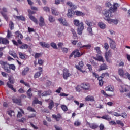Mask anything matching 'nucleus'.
I'll use <instances>...</instances> for the list:
<instances>
[{
  "label": "nucleus",
  "instance_id": "obj_1",
  "mask_svg": "<svg viewBox=\"0 0 130 130\" xmlns=\"http://www.w3.org/2000/svg\"><path fill=\"white\" fill-rule=\"evenodd\" d=\"M118 7L119 6L117 3H114L113 7H112L108 10H104L102 11L103 15H104L105 17H112V13L117 11Z\"/></svg>",
  "mask_w": 130,
  "mask_h": 130
},
{
  "label": "nucleus",
  "instance_id": "obj_2",
  "mask_svg": "<svg viewBox=\"0 0 130 130\" xmlns=\"http://www.w3.org/2000/svg\"><path fill=\"white\" fill-rule=\"evenodd\" d=\"M0 64L2 66L3 69L7 73H11V70H13V71L16 70V66L15 65L13 64H9L7 61H0Z\"/></svg>",
  "mask_w": 130,
  "mask_h": 130
},
{
  "label": "nucleus",
  "instance_id": "obj_3",
  "mask_svg": "<svg viewBox=\"0 0 130 130\" xmlns=\"http://www.w3.org/2000/svg\"><path fill=\"white\" fill-rule=\"evenodd\" d=\"M106 18H105L106 21H107L108 23H109V24H114V25H117V24H118V22H119V21L118 20V19H110V18H111V17H109V16H106Z\"/></svg>",
  "mask_w": 130,
  "mask_h": 130
},
{
  "label": "nucleus",
  "instance_id": "obj_4",
  "mask_svg": "<svg viewBox=\"0 0 130 130\" xmlns=\"http://www.w3.org/2000/svg\"><path fill=\"white\" fill-rule=\"evenodd\" d=\"M13 83H14V80H13V79H12V78L9 77V82H8L7 83V87H8V88H9L10 89L12 90V91H14L15 92H17V90H16V89H15L13 87V85L11 84H13Z\"/></svg>",
  "mask_w": 130,
  "mask_h": 130
},
{
  "label": "nucleus",
  "instance_id": "obj_5",
  "mask_svg": "<svg viewBox=\"0 0 130 130\" xmlns=\"http://www.w3.org/2000/svg\"><path fill=\"white\" fill-rule=\"evenodd\" d=\"M93 76L95 78H98L99 81H103L102 80H103V78H104L105 76L109 77V74H108V73H104L102 74V76L99 77V75H98V74H96L95 72H93Z\"/></svg>",
  "mask_w": 130,
  "mask_h": 130
},
{
  "label": "nucleus",
  "instance_id": "obj_6",
  "mask_svg": "<svg viewBox=\"0 0 130 130\" xmlns=\"http://www.w3.org/2000/svg\"><path fill=\"white\" fill-rule=\"evenodd\" d=\"M72 76V74L70 73V71H69V70L65 69L63 71V78L64 80H68V78L69 77H71Z\"/></svg>",
  "mask_w": 130,
  "mask_h": 130
},
{
  "label": "nucleus",
  "instance_id": "obj_7",
  "mask_svg": "<svg viewBox=\"0 0 130 130\" xmlns=\"http://www.w3.org/2000/svg\"><path fill=\"white\" fill-rule=\"evenodd\" d=\"M77 33L79 35H82L84 29H85V26H84V23L83 22H80L79 25L78 26Z\"/></svg>",
  "mask_w": 130,
  "mask_h": 130
},
{
  "label": "nucleus",
  "instance_id": "obj_8",
  "mask_svg": "<svg viewBox=\"0 0 130 130\" xmlns=\"http://www.w3.org/2000/svg\"><path fill=\"white\" fill-rule=\"evenodd\" d=\"M118 75L121 77V78H123L124 79H126L125 77V73H124V71L122 68H119L118 69Z\"/></svg>",
  "mask_w": 130,
  "mask_h": 130
},
{
  "label": "nucleus",
  "instance_id": "obj_9",
  "mask_svg": "<svg viewBox=\"0 0 130 130\" xmlns=\"http://www.w3.org/2000/svg\"><path fill=\"white\" fill-rule=\"evenodd\" d=\"M105 57L106 61L109 62V57H112V53L111 52V51H110V50L105 53Z\"/></svg>",
  "mask_w": 130,
  "mask_h": 130
},
{
  "label": "nucleus",
  "instance_id": "obj_10",
  "mask_svg": "<svg viewBox=\"0 0 130 130\" xmlns=\"http://www.w3.org/2000/svg\"><path fill=\"white\" fill-rule=\"evenodd\" d=\"M8 12V9L7 8L4 7L2 9V11H1V14L2 15V16L4 17V18L6 20V21H8V16H7V15L5 13H7Z\"/></svg>",
  "mask_w": 130,
  "mask_h": 130
},
{
  "label": "nucleus",
  "instance_id": "obj_11",
  "mask_svg": "<svg viewBox=\"0 0 130 130\" xmlns=\"http://www.w3.org/2000/svg\"><path fill=\"white\" fill-rule=\"evenodd\" d=\"M75 12L73 11V9H68V13L67 14V16L68 18H73L74 16H75Z\"/></svg>",
  "mask_w": 130,
  "mask_h": 130
},
{
  "label": "nucleus",
  "instance_id": "obj_12",
  "mask_svg": "<svg viewBox=\"0 0 130 130\" xmlns=\"http://www.w3.org/2000/svg\"><path fill=\"white\" fill-rule=\"evenodd\" d=\"M110 40V47L112 48V49H115L116 48V43L113 40L111 39L110 38H108Z\"/></svg>",
  "mask_w": 130,
  "mask_h": 130
},
{
  "label": "nucleus",
  "instance_id": "obj_13",
  "mask_svg": "<svg viewBox=\"0 0 130 130\" xmlns=\"http://www.w3.org/2000/svg\"><path fill=\"white\" fill-rule=\"evenodd\" d=\"M83 67L84 62H83V61L79 62V66H76V69H77V70H79V71H80V72H82V73H85L86 71H83V70H82V69H83Z\"/></svg>",
  "mask_w": 130,
  "mask_h": 130
},
{
  "label": "nucleus",
  "instance_id": "obj_14",
  "mask_svg": "<svg viewBox=\"0 0 130 130\" xmlns=\"http://www.w3.org/2000/svg\"><path fill=\"white\" fill-rule=\"evenodd\" d=\"M58 21H59V22H60L61 24H62L63 26L69 27V23L67 22V20H66L65 19L60 18L58 19Z\"/></svg>",
  "mask_w": 130,
  "mask_h": 130
},
{
  "label": "nucleus",
  "instance_id": "obj_15",
  "mask_svg": "<svg viewBox=\"0 0 130 130\" xmlns=\"http://www.w3.org/2000/svg\"><path fill=\"white\" fill-rule=\"evenodd\" d=\"M52 117L53 118H54V119H55L56 121H59L60 119H62V117L60 114H58L57 115H52Z\"/></svg>",
  "mask_w": 130,
  "mask_h": 130
},
{
  "label": "nucleus",
  "instance_id": "obj_16",
  "mask_svg": "<svg viewBox=\"0 0 130 130\" xmlns=\"http://www.w3.org/2000/svg\"><path fill=\"white\" fill-rule=\"evenodd\" d=\"M16 38H18V39H23V35L19 31H17L15 32Z\"/></svg>",
  "mask_w": 130,
  "mask_h": 130
},
{
  "label": "nucleus",
  "instance_id": "obj_17",
  "mask_svg": "<svg viewBox=\"0 0 130 130\" xmlns=\"http://www.w3.org/2000/svg\"><path fill=\"white\" fill-rule=\"evenodd\" d=\"M52 94V91L50 90V89L48 90L47 91H44L41 94V96L42 97L49 96V95H51Z\"/></svg>",
  "mask_w": 130,
  "mask_h": 130
},
{
  "label": "nucleus",
  "instance_id": "obj_18",
  "mask_svg": "<svg viewBox=\"0 0 130 130\" xmlns=\"http://www.w3.org/2000/svg\"><path fill=\"white\" fill-rule=\"evenodd\" d=\"M28 17H29L30 20H31V21H32V22L35 23V24H36V25H38V20H37V19H36V18H35V17L33 16L31 14H28Z\"/></svg>",
  "mask_w": 130,
  "mask_h": 130
},
{
  "label": "nucleus",
  "instance_id": "obj_19",
  "mask_svg": "<svg viewBox=\"0 0 130 130\" xmlns=\"http://www.w3.org/2000/svg\"><path fill=\"white\" fill-rule=\"evenodd\" d=\"M39 25L40 27H43V26H45V22H44V19L42 16H41L39 19Z\"/></svg>",
  "mask_w": 130,
  "mask_h": 130
},
{
  "label": "nucleus",
  "instance_id": "obj_20",
  "mask_svg": "<svg viewBox=\"0 0 130 130\" xmlns=\"http://www.w3.org/2000/svg\"><path fill=\"white\" fill-rule=\"evenodd\" d=\"M81 88L84 90H89L90 89V84L88 83H82L81 84Z\"/></svg>",
  "mask_w": 130,
  "mask_h": 130
},
{
  "label": "nucleus",
  "instance_id": "obj_21",
  "mask_svg": "<svg viewBox=\"0 0 130 130\" xmlns=\"http://www.w3.org/2000/svg\"><path fill=\"white\" fill-rule=\"evenodd\" d=\"M52 14L54 15V16H58L59 15V12L56 10V8L55 7L52 8Z\"/></svg>",
  "mask_w": 130,
  "mask_h": 130
},
{
  "label": "nucleus",
  "instance_id": "obj_22",
  "mask_svg": "<svg viewBox=\"0 0 130 130\" xmlns=\"http://www.w3.org/2000/svg\"><path fill=\"white\" fill-rule=\"evenodd\" d=\"M0 43H3V44H8V43H9V40L7 39V38L0 37Z\"/></svg>",
  "mask_w": 130,
  "mask_h": 130
},
{
  "label": "nucleus",
  "instance_id": "obj_23",
  "mask_svg": "<svg viewBox=\"0 0 130 130\" xmlns=\"http://www.w3.org/2000/svg\"><path fill=\"white\" fill-rule=\"evenodd\" d=\"M14 18H15V19H17V20H21V21H23V22H25V21H26V18H25V17L23 16H18L14 15Z\"/></svg>",
  "mask_w": 130,
  "mask_h": 130
},
{
  "label": "nucleus",
  "instance_id": "obj_24",
  "mask_svg": "<svg viewBox=\"0 0 130 130\" xmlns=\"http://www.w3.org/2000/svg\"><path fill=\"white\" fill-rule=\"evenodd\" d=\"M94 59H95V60H98V61L104 62V59L103 58V57L101 55H98L96 57L94 58Z\"/></svg>",
  "mask_w": 130,
  "mask_h": 130
},
{
  "label": "nucleus",
  "instance_id": "obj_25",
  "mask_svg": "<svg viewBox=\"0 0 130 130\" xmlns=\"http://www.w3.org/2000/svg\"><path fill=\"white\" fill-rule=\"evenodd\" d=\"M85 101H95V98L93 96L88 95L85 98Z\"/></svg>",
  "mask_w": 130,
  "mask_h": 130
},
{
  "label": "nucleus",
  "instance_id": "obj_26",
  "mask_svg": "<svg viewBox=\"0 0 130 130\" xmlns=\"http://www.w3.org/2000/svg\"><path fill=\"white\" fill-rule=\"evenodd\" d=\"M29 71H30V69L28 67L25 68L24 70L22 72L21 75L22 76H26L28 73H29Z\"/></svg>",
  "mask_w": 130,
  "mask_h": 130
},
{
  "label": "nucleus",
  "instance_id": "obj_27",
  "mask_svg": "<svg viewBox=\"0 0 130 130\" xmlns=\"http://www.w3.org/2000/svg\"><path fill=\"white\" fill-rule=\"evenodd\" d=\"M104 70H107V65L104 63L100 66V68L99 69V72L101 71H103Z\"/></svg>",
  "mask_w": 130,
  "mask_h": 130
},
{
  "label": "nucleus",
  "instance_id": "obj_28",
  "mask_svg": "<svg viewBox=\"0 0 130 130\" xmlns=\"http://www.w3.org/2000/svg\"><path fill=\"white\" fill-rule=\"evenodd\" d=\"M85 23L86 25H87L88 27H93V26H94V25H95V24L93 23V22H91L89 20H86L85 21Z\"/></svg>",
  "mask_w": 130,
  "mask_h": 130
},
{
  "label": "nucleus",
  "instance_id": "obj_29",
  "mask_svg": "<svg viewBox=\"0 0 130 130\" xmlns=\"http://www.w3.org/2000/svg\"><path fill=\"white\" fill-rule=\"evenodd\" d=\"M40 45L42 46V47H46V48H49V44L44 42H40Z\"/></svg>",
  "mask_w": 130,
  "mask_h": 130
},
{
  "label": "nucleus",
  "instance_id": "obj_30",
  "mask_svg": "<svg viewBox=\"0 0 130 130\" xmlns=\"http://www.w3.org/2000/svg\"><path fill=\"white\" fill-rule=\"evenodd\" d=\"M98 26L101 29H104L105 28H106V24L103 22H99L98 23Z\"/></svg>",
  "mask_w": 130,
  "mask_h": 130
},
{
  "label": "nucleus",
  "instance_id": "obj_31",
  "mask_svg": "<svg viewBox=\"0 0 130 130\" xmlns=\"http://www.w3.org/2000/svg\"><path fill=\"white\" fill-rule=\"evenodd\" d=\"M74 51H75V54H74L75 58H76V57H80V56H82L81 53H80V52H79V50H76Z\"/></svg>",
  "mask_w": 130,
  "mask_h": 130
},
{
  "label": "nucleus",
  "instance_id": "obj_32",
  "mask_svg": "<svg viewBox=\"0 0 130 130\" xmlns=\"http://www.w3.org/2000/svg\"><path fill=\"white\" fill-rule=\"evenodd\" d=\"M106 91H110V92H114V87L111 86H108L105 88Z\"/></svg>",
  "mask_w": 130,
  "mask_h": 130
},
{
  "label": "nucleus",
  "instance_id": "obj_33",
  "mask_svg": "<svg viewBox=\"0 0 130 130\" xmlns=\"http://www.w3.org/2000/svg\"><path fill=\"white\" fill-rule=\"evenodd\" d=\"M48 20L50 23H53V22H55V18H54L52 15H49L48 17Z\"/></svg>",
  "mask_w": 130,
  "mask_h": 130
},
{
  "label": "nucleus",
  "instance_id": "obj_34",
  "mask_svg": "<svg viewBox=\"0 0 130 130\" xmlns=\"http://www.w3.org/2000/svg\"><path fill=\"white\" fill-rule=\"evenodd\" d=\"M13 102L14 103H16V104H18L20 105L21 104V100L17 98L13 99Z\"/></svg>",
  "mask_w": 130,
  "mask_h": 130
},
{
  "label": "nucleus",
  "instance_id": "obj_35",
  "mask_svg": "<svg viewBox=\"0 0 130 130\" xmlns=\"http://www.w3.org/2000/svg\"><path fill=\"white\" fill-rule=\"evenodd\" d=\"M54 106V103L53 102V101L51 100V102H50L48 107L49 109L51 110V109H52V108H53Z\"/></svg>",
  "mask_w": 130,
  "mask_h": 130
},
{
  "label": "nucleus",
  "instance_id": "obj_36",
  "mask_svg": "<svg viewBox=\"0 0 130 130\" xmlns=\"http://www.w3.org/2000/svg\"><path fill=\"white\" fill-rule=\"evenodd\" d=\"M9 53L10 55H11V56H13V57H14V58L18 57V56H17V54L15 53V52L14 51H9Z\"/></svg>",
  "mask_w": 130,
  "mask_h": 130
},
{
  "label": "nucleus",
  "instance_id": "obj_37",
  "mask_svg": "<svg viewBox=\"0 0 130 130\" xmlns=\"http://www.w3.org/2000/svg\"><path fill=\"white\" fill-rule=\"evenodd\" d=\"M89 127L92 129H96V128H98V125L96 124H89Z\"/></svg>",
  "mask_w": 130,
  "mask_h": 130
},
{
  "label": "nucleus",
  "instance_id": "obj_38",
  "mask_svg": "<svg viewBox=\"0 0 130 130\" xmlns=\"http://www.w3.org/2000/svg\"><path fill=\"white\" fill-rule=\"evenodd\" d=\"M67 6H69L70 8H71L72 9H74L75 8V4H74L72 2H68L67 3Z\"/></svg>",
  "mask_w": 130,
  "mask_h": 130
},
{
  "label": "nucleus",
  "instance_id": "obj_39",
  "mask_svg": "<svg viewBox=\"0 0 130 130\" xmlns=\"http://www.w3.org/2000/svg\"><path fill=\"white\" fill-rule=\"evenodd\" d=\"M102 119H105V120H111V118L109 117V116L108 115H105L101 117Z\"/></svg>",
  "mask_w": 130,
  "mask_h": 130
},
{
  "label": "nucleus",
  "instance_id": "obj_40",
  "mask_svg": "<svg viewBox=\"0 0 130 130\" xmlns=\"http://www.w3.org/2000/svg\"><path fill=\"white\" fill-rule=\"evenodd\" d=\"M87 30L89 33V35H90V36L94 35V34H93V29L92 27H88L87 29Z\"/></svg>",
  "mask_w": 130,
  "mask_h": 130
},
{
  "label": "nucleus",
  "instance_id": "obj_41",
  "mask_svg": "<svg viewBox=\"0 0 130 130\" xmlns=\"http://www.w3.org/2000/svg\"><path fill=\"white\" fill-rule=\"evenodd\" d=\"M8 114H9L11 117L12 116H15V112L13 110H9L7 111Z\"/></svg>",
  "mask_w": 130,
  "mask_h": 130
},
{
  "label": "nucleus",
  "instance_id": "obj_42",
  "mask_svg": "<svg viewBox=\"0 0 130 130\" xmlns=\"http://www.w3.org/2000/svg\"><path fill=\"white\" fill-rule=\"evenodd\" d=\"M105 7H106V8H110V9L111 7H112V5H111L110 1H107L105 3Z\"/></svg>",
  "mask_w": 130,
  "mask_h": 130
},
{
  "label": "nucleus",
  "instance_id": "obj_43",
  "mask_svg": "<svg viewBox=\"0 0 130 130\" xmlns=\"http://www.w3.org/2000/svg\"><path fill=\"white\" fill-rule=\"evenodd\" d=\"M75 13H76V16H85V13L81 11H76Z\"/></svg>",
  "mask_w": 130,
  "mask_h": 130
},
{
  "label": "nucleus",
  "instance_id": "obj_44",
  "mask_svg": "<svg viewBox=\"0 0 130 130\" xmlns=\"http://www.w3.org/2000/svg\"><path fill=\"white\" fill-rule=\"evenodd\" d=\"M73 23L75 25V26H76L78 27V26H80V21L79 20L75 19L74 20Z\"/></svg>",
  "mask_w": 130,
  "mask_h": 130
},
{
  "label": "nucleus",
  "instance_id": "obj_45",
  "mask_svg": "<svg viewBox=\"0 0 130 130\" xmlns=\"http://www.w3.org/2000/svg\"><path fill=\"white\" fill-rule=\"evenodd\" d=\"M50 45L52 48H54V49H58L57 45L55 44L54 42H52L50 44Z\"/></svg>",
  "mask_w": 130,
  "mask_h": 130
},
{
  "label": "nucleus",
  "instance_id": "obj_46",
  "mask_svg": "<svg viewBox=\"0 0 130 130\" xmlns=\"http://www.w3.org/2000/svg\"><path fill=\"white\" fill-rule=\"evenodd\" d=\"M74 125L75 126H80L81 125V121L79 120L75 121L74 122Z\"/></svg>",
  "mask_w": 130,
  "mask_h": 130
},
{
  "label": "nucleus",
  "instance_id": "obj_47",
  "mask_svg": "<svg viewBox=\"0 0 130 130\" xmlns=\"http://www.w3.org/2000/svg\"><path fill=\"white\" fill-rule=\"evenodd\" d=\"M28 47L29 46H28V45L24 44L20 47V48H21V49H27Z\"/></svg>",
  "mask_w": 130,
  "mask_h": 130
},
{
  "label": "nucleus",
  "instance_id": "obj_48",
  "mask_svg": "<svg viewBox=\"0 0 130 130\" xmlns=\"http://www.w3.org/2000/svg\"><path fill=\"white\" fill-rule=\"evenodd\" d=\"M94 50L96 51L97 53L99 54H101V51L100 50V47H96L94 48Z\"/></svg>",
  "mask_w": 130,
  "mask_h": 130
},
{
  "label": "nucleus",
  "instance_id": "obj_49",
  "mask_svg": "<svg viewBox=\"0 0 130 130\" xmlns=\"http://www.w3.org/2000/svg\"><path fill=\"white\" fill-rule=\"evenodd\" d=\"M13 36V34L9 30H7V38H11Z\"/></svg>",
  "mask_w": 130,
  "mask_h": 130
},
{
  "label": "nucleus",
  "instance_id": "obj_50",
  "mask_svg": "<svg viewBox=\"0 0 130 130\" xmlns=\"http://www.w3.org/2000/svg\"><path fill=\"white\" fill-rule=\"evenodd\" d=\"M40 76H41V72H37L35 75H34V78L35 79H36L37 78H39V77H40Z\"/></svg>",
  "mask_w": 130,
  "mask_h": 130
},
{
  "label": "nucleus",
  "instance_id": "obj_51",
  "mask_svg": "<svg viewBox=\"0 0 130 130\" xmlns=\"http://www.w3.org/2000/svg\"><path fill=\"white\" fill-rule=\"evenodd\" d=\"M61 50L63 53H68V52H69V49H68V48H61Z\"/></svg>",
  "mask_w": 130,
  "mask_h": 130
},
{
  "label": "nucleus",
  "instance_id": "obj_52",
  "mask_svg": "<svg viewBox=\"0 0 130 130\" xmlns=\"http://www.w3.org/2000/svg\"><path fill=\"white\" fill-rule=\"evenodd\" d=\"M38 103H39V104H42V103L41 102H39L38 99L36 98L35 100L33 101L32 104H37Z\"/></svg>",
  "mask_w": 130,
  "mask_h": 130
},
{
  "label": "nucleus",
  "instance_id": "obj_53",
  "mask_svg": "<svg viewBox=\"0 0 130 130\" xmlns=\"http://www.w3.org/2000/svg\"><path fill=\"white\" fill-rule=\"evenodd\" d=\"M121 87L122 88L123 90L122 91H121L120 92H121V93H123L124 91L125 92H128V89H127L126 88V86H121Z\"/></svg>",
  "mask_w": 130,
  "mask_h": 130
},
{
  "label": "nucleus",
  "instance_id": "obj_54",
  "mask_svg": "<svg viewBox=\"0 0 130 130\" xmlns=\"http://www.w3.org/2000/svg\"><path fill=\"white\" fill-rule=\"evenodd\" d=\"M120 116H121V117H123V118H127V114H126V113L125 112H124V113H122L121 114H120Z\"/></svg>",
  "mask_w": 130,
  "mask_h": 130
},
{
  "label": "nucleus",
  "instance_id": "obj_55",
  "mask_svg": "<svg viewBox=\"0 0 130 130\" xmlns=\"http://www.w3.org/2000/svg\"><path fill=\"white\" fill-rule=\"evenodd\" d=\"M84 47H85V49H90V48L91 47V44L84 45H83V48H84Z\"/></svg>",
  "mask_w": 130,
  "mask_h": 130
},
{
  "label": "nucleus",
  "instance_id": "obj_56",
  "mask_svg": "<svg viewBox=\"0 0 130 130\" xmlns=\"http://www.w3.org/2000/svg\"><path fill=\"white\" fill-rule=\"evenodd\" d=\"M41 55L42 54L41 53H36L35 55V58H39V57H41Z\"/></svg>",
  "mask_w": 130,
  "mask_h": 130
},
{
  "label": "nucleus",
  "instance_id": "obj_57",
  "mask_svg": "<svg viewBox=\"0 0 130 130\" xmlns=\"http://www.w3.org/2000/svg\"><path fill=\"white\" fill-rule=\"evenodd\" d=\"M18 54L20 58H21V59H24V58H25V54L22 53V52H19Z\"/></svg>",
  "mask_w": 130,
  "mask_h": 130
},
{
  "label": "nucleus",
  "instance_id": "obj_58",
  "mask_svg": "<svg viewBox=\"0 0 130 130\" xmlns=\"http://www.w3.org/2000/svg\"><path fill=\"white\" fill-rule=\"evenodd\" d=\"M31 91H32V89H31V88H29L27 91V95L29 98H31V97H32V93H31Z\"/></svg>",
  "mask_w": 130,
  "mask_h": 130
},
{
  "label": "nucleus",
  "instance_id": "obj_59",
  "mask_svg": "<svg viewBox=\"0 0 130 130\" xmlns=\"http://www.w3.org/2000/svg\"><path fill=\"white\" fill-rule=\"evenodd\" d=\"M61 109H62V110L63 111H68V107H67L66 105H62L61 106Z\"/></svg>",
  "mask_w": 130,
  "mask_h": 130
},
{
  "label": "nucleus",
  "instance_id": "obj_60",
  "mask_svg": "<svg viewBox=\"0 0 130 130\" xmlns=\"http://www.w3.org/2000/svg\"><path fill=\"white\" fill-rule=\"evenodd\" d=\"M9 27L11 30H13L14 29V23H13L12 21H10Z\"/></svg>",
  "mask_w": 130,
  "mask_h": 130
},
{
  "label": "nucleus",
  "instance_id": "obj_61",
  "mask_svg": "<svg viewBox=\"0 0 130 130\" xmlns=\"http://www.w3.org/2000/svg\"><path fill=\"white\" fill-rule=\"evenodd\" d=\"M38 64L39 66H43V63H44V61L41 59H39L38 61Z\"/></svg>",
  "mask_w": 130,
  "mask_h": 130
},
{
  "label": "nucleus",
  "instance_id": "obj_62",
  "mask_svg": "<svg viewBox=\"0 0 130 130\" xmlns=\"http://www.w3.org/2000/svg\"><path fill=\"white\" fill-rule=\"evenodd\" d=\"M71 31L74 36V37H77V33H76V31H75V29L71 28Z\"/></svg>",
  "mask_w": 130,
  "mask_h": 130
},
{
  "label": "nucleus",
  "instance_id": "obj_63",
  "mask_svg": "<svg viewBox=\"0 0 130 130\" xmlns=\"http://www.w3.org/2000/svg\"><path fill=\"white\" fill-rule=\"evenodd\" d=\"M116 122L117 124H119V125H121V126H123L124 125V124L122 122V121L120 120H117Z\"/></svg>",
  "mask_w": 130,
  "mask_h": 130
},
{
  "label": "nucleus",
  "instance_id": "obj_64",
  "mask_svg": "<svg viewBox=\"0 0 130 130\" xmlns=\"http://www.w3.org/2000/svg\"><path fill=\"white\" fill-rule=\"evenodd\" d=\"M27 110L29 111H31L32 112H35V110L32 107H27Z\"/></svg>",
  "mask_w": 130,
  "mask_h": 130
}]
</instances>
